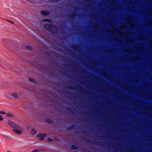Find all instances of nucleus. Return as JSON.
Segmentation results:
<instances>
[{"label": "nucleus", "instance_id": "nucleus-1", "mask_svg": "<svg viewBox=\"0 0 152 152\" xmlns=\"http://www.w3.org/2000/svg\"><path fill=\"white\" fill-rule=\"evenodd\" d=\"M7 124L10 126L14 128L12 129L13 131L18 134H21L24 130L22 127L19 125L14 123L11 121H7Z\"/></svg>", "mask_w": 152, "mask_h": 152}, {"label": "nucleus", "instance_id": "nucleus-2", "mask_svg": "<svg viewBox=\"0 0 152 152\" xmlns=\"http://www.w3.org/2000/svg\"><path fill=\"white\" fill-rule=\"evenodd\" d=\"M46 21L48 22L47 23H46L45 25V28L50 31H51L53 28L54 26L50 24L51 22L50 20L46 19L43 20V21Z\"/></svg>", "mask_w": 152, "mask_h": 152}, {"label": "nucleus", "instance_id": "nucleus-3", "mask_svg": "<svg viewBox=\"0 0 152 152\" xmlns=\"http://www.w3.org/2000/svg\"><path fill=\"white\" fill-rule=\"evenodd\" d=\"M11 96L15 99H19V96L18 94L15 92H12L11 94Z\"/></svg>", "mask_w": 152, "mask_h": 152}, {"label": "nucleus", "instance_id": "nucleus-4", "mask_svg": "<svg viewBox=\"0 0 152 152\" xmlns=\"http://www.w3.org/2000/svg\"><path fill=\"white\" fill-rule=\"evenodd\" d=\"M46 134H39L37 135V137L39 138L40 140H43L44 138L45 137Z\"/></svg>", "mask_w": 152, "mask_h": 152}, {"label": "nucleus", "instance_id": "nucleus-5", "mask_svg": "<svg viewBox=\"0 0 152 152\" xmlns=\"http://www.w3.org/2000/svg\"><path fill=\"white\" fill-rule=\"evenodd\" d=\"M37 133V131L34 128H32L31 130V134L32 135H34L36 134Z\"/></svg>", "mask_w": 152, "mask_h": 152}, {"label": "nucleus", "instance_id": "nucleus-6", "mask_svg": "<svg viewBox=\"0 0 152 152\" xmlns=\"http://www.w3.org/2000/svg\"><path fill=\"white\" fill-rule=\"evenodd\" d=\"M41 13L44 15H48L49 13L46 11H41Z\"/></svg>", "mask_w": 152, "mask_h": 152}, {"label": "nucleus", "instance_id": "nucleus-7", "mask_svg": "<svg viewBox=\"0 0 152 152\" xmlns=\"http://www.w3.org/2000/svg\"><path fill=\"white\" fill-rule=\"evenodd\" d=\"M6 116L7 117H12L13 115L12 114L10 113H8L6 114Z\"/></svg>", "mask_w": 152, "mask_h": 152}, {"label": "nucleus", "instance_id": "nucleus-8", "mask_svg": "<svg viewBox=\"0 0 152 152\" xmlns=\"http://www.w3.org/2000/svg\"><path fill=\"white\" fill-rule=\"evenodd\" d=\"M26 47L29 50H31L32 49V48L30 46H27Z\"/></svg>", "mask_w": 152, "mask_h": 152}, {"label": "nucleus", "instance_id": "nucleus-9", "mask_svg": "<svg viewBox=\"0 0 152 152\" xmlns=\"http://www.w3.org/2000/svg\"><path fill=\"white\" fill-rule=\"evenodd\" d=\"M6 114V112L3 111H0V114Z\"/></svg>", "mask_w": 152, "mask_h": 152}, {"label": "nucleus", "instance_id": "nucleus-10", "mask_svg": "<svg viewBox=\"0 0 152 152\" xmlns=\"http://www.w3.org/2000/svg\"><path fill=\"white\" fill-rule=\"evenodd\" d=\"M26 1L30 3H33V2L32 0H26Z\"/></svg>", "mask_w": 152, "mask_h": 152}, {"label": "nucleus", "instance_id": "nucleus-11", "mask_svg": "<svg viewBox=\"0 0 152 152\" xmlns=\"http://www.w3.org/2000/svg\"><path fill=\"white\" fill-rule=\"evenodd\" d=\"M72 148L73 149H76L77 147L74 145H72Z\"/></svg>", "mask_w": 152, "mask_h": 152}, {"label": "nucleus", "instance_id": "nucleus-12", "mask_svg": "<svg viewBox=\"0 0 152 152\" xmlns=\"http://www.w3.org/2000/svg\"><path fill=\"white\" fill-rule=\"evenodd\" d=\"M3 118L1 115H0V121H2L3 120Z\"/></svg>", "mask_w": 152, "mask_h": 152}, {"label": "nucleus", "instance_id": "nucleus-13", "mask_svg": "<svg viewBox=\"0 0 152 152\" xmlns=\"http://www.w3.org/2000/svg\"><path fill=\"white\" fill-rule=\"evenodd\" d=\"M7 20V21H8V22H9L10 23H11L12 24H14V22L13 21H11V20Z\"/></svg>", "mask_w": 152, "mask_h": 152}, {"label": "nucleus", "instance_id": "nucleus-14", "mask_svg": "<svg viewBox=\"0 0 152 152\" xmlns=\"http://www.w3.org/2000/svg\"><path fill=\"white\" fill-rule=\"evenodd\" d=\"M29 80L30 81L33 82L34 81V80L32 78H29Z\"/></svg>", "mask_w": 152, "mask_h": 152}, {"label": "nucleus", "instance_id": "nucleus-15", "mask_svg": "<svg viewBox=\"0 0 152 152\" xmlns=\"http://www.w3.org/2000/svg\"><path fill=\"white\" fill-rule=\"evenodd\" d=\"M32 152H39V150H36L33 151Z\"/></svg>", "mask_w": 152, "mask_h": 152}, {"label": "nucleus", "instance_id": "nucleus-16", "mask_svg": "<svg viewBox=\"0 0 152 152\" xmlns=\"http://www.w3.org/2000/svg\"><path fill=\"white\" fill-rule=\"evenodd\" d=\"M48 141L49 142H51L52 141V140L50 138H48Z\"/></svg>", "mask_w": 152, "mask_h": 152}, {"label": "nucleus", "instance_id": "nucleus-17", "mask_svg": "<svg viewBox=\"0 0 152 152\" xmlns=\"http://www.w3.org/2000/svg\"><path fill=\"white\" fill-rule=\"evenodd\" d=\"M29 126H28L27 127V129L28 130H29Z\"/></svg>", "mask_w": 152, "mask_h": 152}, {"label": "nucleus", "instance_id": "nucleus-18", "mask_svg": "<svg viewBox=\"0 0 152 152\" xmlns=\"http://www.w3.org/2000/svg\"><path fill=\"white\" fill-rule=\"evenodd\" d=\"M7 152H10V151H8Z\"/></svg>", "mask_w": 152, "mask_h": 152}]
</instances>
